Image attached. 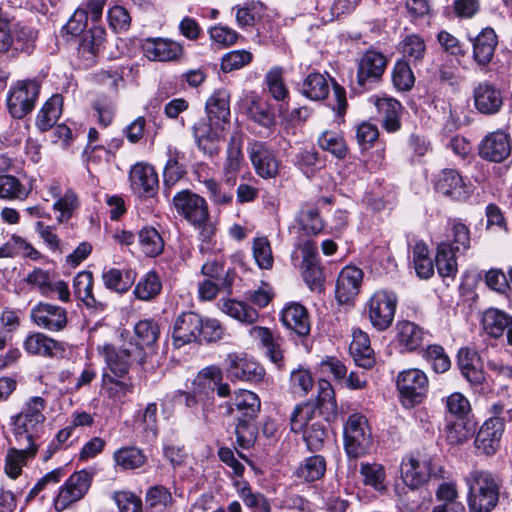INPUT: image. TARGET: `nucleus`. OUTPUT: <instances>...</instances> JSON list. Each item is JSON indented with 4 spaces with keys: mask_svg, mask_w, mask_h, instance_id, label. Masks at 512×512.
Masks as SVG:
<instances>
[{
    "mask_svg": "<svg viewBox=\"0 0 512 512\" xmlns=\"http://www.w3.org/2000/svg\"><path fill=\"white\" fill-rule=\"evenodd\" d=\"M114 460L122 469L130 470L141 467L146 460L143 452L136 447H123L115 451Z\"/></svg>",
    "mask_w": 512,
    "mask_h": 512,
    "instance_id": "5fc2aeb1",
    "label": "nucleus"
},
{
    "mask_svg": "<svg viewBox=\"0 0 512 512\" xmlns=\"http://www.w3.org/2000/svg\"><path fill=\"white\" fill-rule=\"evenodd\" d=\"M397 296L392 291L378 290L365 304V311L372 326L378 331L389 328L394 320Z\"/></svg>",
    "mask_w": 512,
    "mask_h": 512,
    "instance_id": "6e6552de",
    "label": "nucleus"
},
{
    "mask_svg": "<svg viewBox=\"0 0 512 512\" xmlns=\"http://www.w3.org/2000/svg\"><path fill=\"white\" fill-rule=\"evenodd\" d=\"M207 122L200 121L193 126L195 141L204 153L213 155L220 151L224 131V95L215 91L206 101Z\"/></svg>",
    "mask_w": 512,
    "mask_h": 512,
    "instance_id": "f257e3e1",
    "label": "nucleus"
},
{
    "mask_svg": "<svg viewBox=\"0 0 512 512\" xmlns=\"http://www.w3.org/2000/svg\"><path fill=\"white\" fill-rule=\"evenodd\" d=\"M435 497L439 504L436 506H442L447 509H455V511L466 512L464 504L459 501V493L455 482H442L436 492Z\"/></svg>",
    "mask_w": 512,
    "mask_h": 512,
    "instance_id": "a18cd8bd",
    "label": "nucleus"
},
{
    "mask_svg": "<svg viewBox=\"0 0 512 512\" xmlns=\"http://www.w3.org/2000/svg\"><path fill=\"white\" fill-rule=\"evenodd\" d=\"M398 341L407 351L418 349L424 341L425 333L421 327L410 321H401L397 324Z\"/></svg>",
    "mask_w": 512,
    "mask_h": 512,
    "instance_id": "4c0bfd02",
    "label": "nucleus"
},
{
    "mask_svg": "<svg viewBox=\"0 0 512 512\" xmlns=\"http://www.w3.org/2000/svg\"><path fill=\"white\" fill-rule=\"evenodd\" d=\"M39 446H17L7 450L5 456V472L11 479L18 478L22 473V468L33 460Z\"/></svg>",
    "mask_w": 512,
    "mask_h": 512,
    "instance_id": "cd10ccee",
    "label": "nucleus"
},
{
    "mask_svg": "<svg viewBox=\"0 0 512 512\" xmlns=\"http://www.w3.org/2000/svg\"><path fill=\"white\" fill-rule=\"evenodd\" d=\"M446 408L447 411L458 420H462L471 410L468 399L458 392L452 393L447 397Z\"/></svg>",
    "mask_w": 512,
    "mask_h": 512,
    "instance_id": "338daca9",
    "label": "nucleus"
},
{
    "mask_svg": "<svg viewBox=\"0 0 512 512\" xmlns=\"http://www.w3.org/2000/svg\"><path fill=\"white\" fill-rule=\"evenodd\" d=\"M23 347L30 355L48 358H52L56 356L58 352L64 351L62 343L41 332L29 334L24 340Z\"/></svg>",
    "mask_w": 512,
    "mask_h": 512,
    "instance_id": "c85d7f7f",
    "label": "nucleus"
},
{
    "mask_svg": "<svg viewBox=\"0 0 512 512\" xmlns=\"http://www.w3.org/2000/svg\"><path fill=\"white\" fill-rule=\"evenodd\" d=\"M138 241L143 253L148 257H156L164 249V241L153 227L142 228L138 234Z\"/></svg>",
    "mask_w": 512,
    "mask_h": 512,
    "instance_id": "49530a36",
    "label": "nucleus"
},
{
    "mask_svg": "<svg viewBox=\"0 0 512 512\" xmlns=\"http://www.w3.org/2000/svg\"><path fill=\"white\" fill-rule=\"evenodd\" d=\"M303 438L310 451H317L323 445L326 438V430L323 425L312 423L305 428Z\"/></svg>",
    "mask_w": 512,
    "mask_h": 512,
    "instance_id": "774afa93",
    "label": "nucleus"
},
{
    "mask_svg": "<svg viewBox=\"0 0 512 512\" xmlns=\"http://www.w3.org/2000/svg\"><path fill=\"white\" fill-rule=\"evenodd\" d=\"M243 141L244 135L242 132L235 131L231 135L227 154L228 164H226V170L237 171L244 163V155L242 153Z\"/></svg>",
    "mask_w": 512,
    "mask_h": 512,
    "instance_id": "bf43d9fd",
    "label": "nucleus"
},
{
    "mask_svg": "<svg viewBox=\"0 0 512 512\" xmlns=\"http://www.w3.org/2000/svg\"><path fill=\"white\" fill-rule=\"evenodd\" d=\"M458 367L471 384H479L483 380V373L479 367L477 353L469 348H461L458 352Z\"/></svg>",
    "mask_w": 512,
    "mask_h": 512,
    "instance_id": "f704fd0d",
    "label": "nucleus"
},
{
    "mask_svg": "<svg viewBox=\"0 0 512 512\" xmlns=\"http://www.w3.org/2000/svg\"><path fill=\"white\" fill-rule=\"evenodd\" d=\"M226 376L231 379L260 382L264 379V368L252 359L236 354L226 358Z\"/></svg>",
    "mask_w": 512,
    "mask_h": 512,
    "instance_id": "aec40b11",
    "label": "nucleus"
},
{
    "mask_svg": "<svg viewBox=\"0 0 512 512\" xmlns=\"http://www.w3.org/2000/svg\"><path fill=\"white\" fill-rule=\"evenodd\" d=\"M330 87L324 75L313 72L310 73L304 80L300 88L301 94L312 100L320 101L327 97Z\"/></svg>",
    "mask_w": 512,
    "mask_h": 512,
    "instance_id": "58836bf2",
    "label": "nucleus"
},
{
    "mask_svg": "<svg viewBox=\"0 0 512 512\" xmlns=\"http://www.w3.org/2000/svg\"><path fill=\"white\" fill-rule=\"evenodd\" d=\"M504 428L501 420L487 419L477 433L476 448L487 455L494 454L500 445Z\"/></svg>",
    "mask_w": 512,
    "mask_h": 512,
    "instance_id": "a878e982",
    "label": "nucleus"
},
{
    "mask_svg": "<svg viewBox=\"0 0 512 512\" xmlns=\"http://www.w3.org/2000/svg\"><path fill=\"white\" fill-rule=\"evenodd\" d=\"M261 402L258 395L250 390L239 389L234 392L229 405L231 412L237 411L247 419L254 418L260 411Z\"/></svg>",
    "mask_w": 512,
    "mask_h": 512,
    "instance_id": "2f4dec72",
    "label": "nucleus"
},
{
    "mask_svg": "<svg viewBox=\"0 0 512 512\" xmlns=\"http://www.w3.org/2000/svg\"><path fill=\"white\" fill-rule=\"evenodd\" d=\"M194 393L199 395L200 400L209 401L217 394L224 397V382L222 368L210 365L202 368L192 382Z\"/></svg>",
    "mask_w": 512,
    "mask_h": 512,
    "instance_id": "4468645a",
    "label": "nucleus"
},
{
    "mask_svg": "<svg viewBox=\"0 0 512 512\" xmlns=\"http://www.w3.org/2000/svg\"><path fill=\"white\" fill-rule=\"evenodd\" d=\"M363 279V271L356 266H345L337 279L336 298L340 303H348L358 293Z\"/></svg>",
    "mask_w": 512,
    "mask_h": 512,
    "instance_id": "b1692460",
    "label": "nucleus"
},
{
    "mask_svg": "<svg viewBox=\"0 0 512 512\" xmlns=\"http://www.w3.org/2000/svg\"><path fill=\"white\" fill-rule=\"evenodd\" d=\"M297 222L308 235H317L324 229V223L319 216V211L313 206H303L298 213Z\"/></svg>",
    "mask_w": 512,
    "mask_h": 512,
    "instance_id": "09e8293b",
    "label": "nucleus"
},
{
    "mask_svg": "<svg viewBox=\"0 0 512 512\" xmlns=\"http://www.w3.org/2000/svg\"><path fill=\"white\" fill-rule=\"evenodd\" d=\"M402 53V60L396 64H409L410 62L421 61L424 57L426 46L424 40L415 34L407 35L399 44Z\"/></svg>",
    "mask_w": 512,
    "mask_h": 512,
    "instance_id": "a19ab883",
    "label": "nucleus"
},
{
    "mask_svg": "<svg viewBox=\"0 0 512 512\" xmlns=\"http://www.w3.org/2000/svg\"><path fill=\"white\" fill-rule=\"evenodd\" d=\"M102 280L107 289L123 294L133 285L135 273L132 270L122 271L117 268H109L103 271Z\"/></svg>",
    "mask_w": 512,
    "mask_h": 512,
    "instance_id": "e433bc0d",
    "label": "nucleus"
},
{
    "mask_svg": "<svg viewBox=\"0 0 512 512\" xmlns=\"http://www.w3.org/2000/svg\"><path fill=\"white\" fill-rule=\"evenodd\" d=\"M174 206L179 215L200 230L204 241H211L214 228L208 223V207L206 201L197 194L183 190L173 197Z\"/></svg>",
    "mask_w": 512,
    "mask_h": 512,
    "instance_id": "39448f33",
    "label": "nucleus"
},
{
    "mask_svg": "<svg viewBox=\"0 0 512 512\" xmlns=\"http://www.w3.org/2000/svg\"><path fill=\"white\" fill-rule=\"evenodd\" d=\"M280 321L285 328L295 332L298 336L303 337L310 333L308 311L298 302H290L283 307Z\"/></svg>",
    "mask_w": 512,
    "mask_h": 512,
    "instance_id": "5701e85b",
    "label": "nucleus"
},
{
    "mask_svg": "<svg viewBox=\"0 0 512 512\" xmlns=\"http://www.w3.org/2000/svg\"><path fill=\"white\" fill-rule=\"evenodd\" d=\"M386 66H358L356 73L357 92L371 89L382 77Z\"/></svg>",
    "mask_w": 512,
    "mask_h": 512,
    "instance_id": "864d4df0",
    "label": "nucleus"
},
{
    "mask_svg": "<svg viewBox=\"0 0 512 512\" xmlns=\"http://www.w3.org/2000/svg\"><path fill=\"white\" fill-rule=\"evenodd\" d=\"M36 38V33L30 27L17 23L13 27V43L15 50H21L25 53H30L33 48V43Z\"/></svg>",
    "mask_w": 512,
    "mask_h": 512,
    "instance_id": "e2e57ef3",
    "label": "nucleus"
},
{
    "mask_svg": "<svg viewBox=\"0 0 512 512\" xmlns=\"http://www.w3.org/2000/svg\"><path fill=\"white\" fill-rule=\"evenodd\" d=\"M473 99L475 108L485 115L498 113L503 105L500 89L488 82L480 83L474 89Z\"/></svg>",
    "mask_w": 512,
    "mask_h": 512,
    "instance_id": "4be33fe9",
    "label": "nucleus"
},
{
    "mask_svg": "<svg viewBox=\"0 0 512 512\" xmlns=\"http://www.w3.org/2000/svg\"><path fill=\"white\" fill-rule=\"evenodd\" d=\"M343 438L348 457L356 459L368 454L373 438L367 417L361 413L349 415L344 423Z\"/></svg>",
    "mask_w": 512,
    "mask_h": 512,
    "instance_id": "423d86ee",
    "label": "nucleus"
},
{
    "mask_svg": "<svg viewBox=\"0 0 512 512\" xmlns=\"http://www.w3.org/2000/svg\"><path fill=\"white\" fill-rule=\"evenodd\" d=\"M226 314L246 325H252L259 318L256 309L245 302L235 300H226Z\"/></svg>",
    "mask_w": 512,
    "mask_h": 512,
    "instance_id": "603ef678",
    "label": "nucleus"
},
{
    "mask_svg": "<svg viewBox=\"0 0 512 512\" xmlns=\"http://www.w3.org/2000/svg\"><path fill=\"white\" fill-rule=\"evenodd\" d=\"M267 89L276 101H285L289 97V91L283 81L282 72L279 68H273L265 77Z\"/></svg>",
    "mask_w": 512,
    "mask_h": 512,
    "instance_id": "052dcab7",
    "label": "nucleus"
},
{
    "mask_svg": "<svg viewBox=\"0 0 512 512\" xmlns=\"http://www.w3.org/2000/svg\"><path fill=\"white\" fill-rule=\"evenodd\" d=\"M78 206L79 202L77 195L72 190L66 191L65 194L59 197L53 204V209L60 213L57 217V221L59 223L68 222L72 218Z\"/></svg>",
    "mask_w": 512,
    "mask_h": 512,
    "instance_id": "13d9d810",
    "label": "nucleus"
},
{
    "mask_svg": "<svg viewBox=\"0 0 512 512\" xmlns=\"http://www.w3.org/2000/svg\"><path fill=\"white\" fill-rule=\"evenodd\" d=\"M423 357L431 364L436 373H444L451 366L448 355L440 345H429L423 351Z\"/></svg>",
    "mask_w": 512,
    "mask_h": 512,
    "instance_id": "680f3d73",
    "label": "nucleus"
},
{
    "mask_svg": "<svg viewBox=\"0 0 512 512\" xmlns=\"http://www.w3.org/2000/svg\"><path fill=\"white\" fill-rule=\"evenodd\" d=\"M318 145L324 151L331 153L338 159H343L347 155L348 147L340 133L334 131H324L318 137Z\"/></svg>",
    "mask_w": 512,
    "mask_h": 512,
    "instance_id": "8fccbe9b",
    "label": "nucleus"
},
{
    "mask_svg": "<svg viewBox=\"0 0 512 512\" xmlns=\"http://www.w3.org/2000/svg\"><path fill=\"white\" fill-rule=\"evenodd\" d=\"M511 325L512 316L502 310L489 308L483 314V329L494 338L502 336L504 331Z\"/></svg>",
    "mask_w": 512,
    "mask_h": 512,
    "instance_id": "c9c22d12",
    "label": "nucleus"
},
{
    "mask_svg": "<svg viewBox=\"0 0 512 512\" xmlns=\"http://www.w3.org/2000/svg\"><path fill=\"white\" fill-rule=\"evenodd\" d=\"M102 354L105 358L106 366L109 371L103 374V380L117 385L119 387V392L123 395L131 392V384L123 381H117L115 378L126 375L132 361L136 358H140L139 348L133 346L132 343L128 344L127 347L119 348L106 344L102 348Z\"/></svg>",
    "mask_w": 512,
    "mask_h": 512,
    "instance_id": "20e7f679",
    "label": "nucleus"
},
{
    "mask_svg": "<svg viewBox=\"0 0 512 512\" xmlns=\"http://www.w3.org/2000/svg\"><path fill=\"white\" fill-rule=\"evenodd\" d=\"M326 472V460L322 455L305 458L294 470L293 475L301 482L311 483L320 480Z\"/></svg>",
    "mask_w": 512,
    "mask_h": 512,
    "instance_id": "72a5a7b5",
    "label": "nucleus"
},
{
    "mask_svg": "<svg viewBox=\"0 0 512 512\" xmlns=\"http://www.w3.org/2000/svg\"><path fill=\"white\" fill-rule=\"evenodd\" d=\"M130 186L141 197H153L158 190V175L153 166L136 163L129 172Z\"/></svg>",
    "mask_w": 512,
    "mask_h": 512,
    "instance_id": "412c9836",
    "label": "nucleus"
},
{
    "mask_svg": "<svg viewBox=\"0 0 512 512\" xmlns=\"http://www.w3.org/2000/svg\"><path fill=\"white\" fill-rule=\"evenodd\" d=\"M435 190L455 201L467 200L471 193V184L455 169H443L434 182Z\"/></svg>",
    "mask_w": 512,
    "mask_h": 512,
    "instance_id": "2eb2a0df",
    "label": "nucleus"
},
{
    "mask_svg": "<svg viewBox=\"0 0 512 512\" xmlns=\"http://www.w3.org/2000/svg\"><path fill=\"white\" fill-rule=\"evenodd\" d=\"M113 500L120 512H143L141 499L130 491L114 492Z\"/></svg>",
    "mask_w": 512,
    "mask_h": 512,
    "instance_id": "69168bd1",
    "label": "nucleus"
},
{
    "mask_svg": "<svg viewBox=\"0 0 512 512\" xmlns=\"http://www.w3.org/2000/svg\"><path fill=\"white\" fill-rule=\"evenodd\" d=\"M349 350L359 367L369 369L374 365V351L370 346V339L364 331L360 329L353 331Z\"/></svg>",
    "mask_w": 512,
    "mask_h": 512,
    "instance_id": "c756f323",
    "label": "nucleus"
},
{
    "mask_svg": "<svg viewBox=\"0 0 512 512\" xmlns=\"http://www.w3.org/2000/svg\"><path fill=\"white\" fill-rule=\"evenodd\" d=\"M360 475L364 485L371 486L377 492L386 490V473L382 464L363 462L360 465Z\"/></svg>",
    "mask_w": 512,
    "mask_h": 512,
    "instance_id": "c03bdc74",
    "label": "nucleus"
},
{
    "mask_svg": "<svg viewBox=\"0 0 512 512\" xmlns=\"http://www.w3.org/2000/svg\"><path fill=\"white\" fill-rule=\"evenodd\" d=\"M92 483V474L86 470L74 472L60 487L54 499L57 511H64L81 500L88 492Z\"/></svg>",
    "mask_w": 512,
    "mask_h": 512,
    "instance_id": "9d476101",
    "label": "nucleus"
},
{
    "mask_svg": "<svg viewBox=\"0 0 512 512\" xmlns=\"http://www.w3.org/2000/svg\"><path fill=\"white\" fill-rule=\"evenodd\" d=\"M448 237H451V242H448L452 245L454 250L461 252L470 248V230L468 226L460 220L454 219L450 222V234Z\"/></svg>",
    "mask_w": 512,
    "mask_h": 512,
    "instance_id": "4d7b16f0",
    "label": "nucleus"
},
{
    "mask_svg": "<svg viewBox=\"0 0 512 512\" xmlns=\"http://www.w3.org/2000/svg\"><path fill=\"white\" fill-rule=\"evenodd\" d=\"M162 289V283L158 274L154 271L146 273L137 283L134 295L137 299L149 301L155 298Z\"/></svg>",
    "mask_w": 512,
    "mask_h": 512,
    "instance_id": "de8ad7c7",
    "label": "nucleus"
},
{
    "mask_svg": "<svg viewBox=\"0 0 512 512\" xmlns=\"http://www.w3.org/2000/svg\"><path fill=\"white\" fill-rule=\"evenodd\" d=\"M12 435L17 446H39L38 441L43 433V423L16 415L12 417Z\"/></svg>",
    "mask_w": 512,
    "mask_h": 512,
    "instance_id": "393cba45",
    "label": "nucleus"
},
{
    "mask_svg": "<svg viewBox=\"0 0 512 512\" xmlns=\"http://www.w3.org/2000/svg\"><path fill=\"white\" fill-rule=\"evenodd\" d=\"M470 512H492L499 502L501 481L489 471L472 470L466 477Z\"/></svg>",
    "mask_w": 512,
    "mask_h": 512,
    "instance_id": "f03ea898",
    "label": "nucleus"
},
{
    "mask_svg": "<svg viewBox=\"0 0 512 512\" xmlns=\"http://www.w3.org/2000/svg\"><path fill=\"white\" fill-rule=\"evenodd\" d=\"M73 289L75 296L80 299L87 307H95L98 301L93 295V274L90 271L83 270L74 277Z\"/></svg>",
    "mask_w": 512,
    "mask_h": 512,
    "instance_id": "79ce46f5",
    "label": "nucleus"
},
{
    "mask_svg": "<svg viewBox=\"0 0 512 512\" xmlns=\"http://www.w3.org/2000/svg\"><path fill=\"white\" fill-rule=\"evenodd\" d=\"M41 85L37 80H18L8 90L7 107L15 119H22L35 107L40 94Z\"/></svg>",
    "mask_w": 512,
    "mask_h": 512,
    "instance_id": "0eeeda50",
    "label": "nucleus"
},
{
    "mask_svg": "<svg viewBox=\"0 0 512 512\" xmlns=\"http://www.w3.org/2000/svg\"><path fill=\"white\" fill-rule=\"evenodd\" d=\"M448 241H443L437 246L435 258L438 273L442 277H453L457 272L456 253Z\"/></svg>",
    "mask_w": 512,
    "mask_h": 512,
    "instance_id": "ea45409f",
    "label": "nucleus"
},
{
    "mask_svg": "<svg viewBox=\"0 0 512 512\" xmlns=\"http://www.w3.org/2000/svg\"><path fill=\"white\" fill-rule=\"evenodd\" d=\"M498 40L491 27L484 28L473 41V57L478 64H489L493 58Z\"/></svg>",
    "mask_w": 512,
    "mask_h": 512,
    "instance_id": "7c9ffc66",
    "label": "nucleus"
},
{
    "mask_svg": "<svg viewBox=\"0 0 512 512\" xmlns=\"http://www.w3.org/2000/svg\"><path fill=\"white\" fill-rule=\"evenodd\" d=\"M253 258L260 269L269 270L274 259L269 240L265 236L256 237L252 245Z\"/></svg>",
    "mask_w": 512,
    "mask_h": 512,
    "instance_id": "6e6d98bb",
    "label": "nucleus"
},
{
    "mask_svg": "<svg viewBox=\"0 0 512 512\" xmlns=\"http://www.w3.org/2000/svg\"><path fill=\"white\" fill-rule=\"evenodd\" d=\"M30 317L38 327L51 332L62 331L68 323L65 308L43 302L31 309Z\"/></svg>",
    "mask_w": 512,
    "mask_h": 512,
    "instance_id": "f3484780",
    "label": "nucleus"
},
{
    "mask_svg": "<svg viewBox=\"0 0 512 512\" xmlns=\"http://www.w3.org/2000/svg\"><path fill=\"white\" fill-rule=\"evenodd\" d=\"M134 334L136 343L133 344V346L139 348L140 359H142V350L144 347H151L158 340L159 328L158 325L151 320H142L135 325Z\"/></svg>",
    "mask_w": 512,
    "mask_h": 512,
    "instance_id": "37998d69",
    "label": "nucleus"
},
{
    "mask_svg": "<svg viewBox=\"0 0 512 512\" xmlns=\"http://www.w3.org/2000/svg\"><path fill=\"white\" fill-rule=\"evenodd\" d=\"M30 194L20 180L12 175H0V198L5 200H25Z\"/></svg>",
    "mask_w": 512,
    "mask_h": 512,
    "instance_id": "3c124183",
    "label": "nucleus"
},
{
    "mask_svg": "<svg viewBox=\"0 0 512 512\" xmlns=\"http://www.w3.org/2000/svg\"><path fill=\"white\" fill-rule=\"evenodd\" d=\"M63 97L60 94L52 95L41 107L36 116V126L42 131L53 128L62 113Z\"/></svg>",
    "mask_w": 512,
    "mask_h": 512,
    "instance_id": "473e14b6",
    "label": "nucleus"
},
{
    "mask_svg": "<svg viewBox=\"0 0 512 512\" xmlns=\"http://www.w3.org/2000/svg\"><path fill=\"white\" fill-rule=\"evenodd\" d=\"M400 474L404 484L416 490L423 487L430 478H444V469L428 455L416 453L405 455L400 463Z\"/></svg>",
    "mask_w": 512,
    "mask_h": 512,
    "instance_id": "7ed1b4c3",
    "label": "nucleus"
},
{
    "mask_svg": "<svg viewBox=\"0 0 512 512\" xmlns=\"http://www.w3.org/2000/svg\"><path fill=\"white\" fill-rule=\"evenodd\" d=\"M106 31L102 26H92L85 32L78 46V56L83 61H95L102 52Z\"/></svg>",
    "mask_w": 512,
    "mask_h": 512,
    "instance_id": "bb28decb",
    "label": "nucleus"
},
{
    "mask_svg": "<svg viewBox=\"0 0 512 512\" xmlns=\"http://www.w3.org/2000/svg\"><path fill=\"white\" fill-rule=\"evenodd\" d=\"M369 101L376 107L381 126L386 132L395 133L401 129L403 106L398 100L389 96L373 95Z\"/></svg>",
    "mask_w": 512,
    "mask_h": 512,
    "instance_id": "a211bd4d",
    "label": "nucleus"
},
{
    "mask_svg": "<svg viewBox=\"0 0 512 512\" xmlns=\"http://www.w3.org/2000/svg\"><path fill=\"white\" fill-rule=\"evenodd\" d=\"M247 152L258 176L270 179L278 175L280 161L277 159L275 151L266 142H250Z\"/></svg>",
    "mask_w": 512,
    "mask_h": 512,
    "instance_id": "f8f14e48",
    "label": "nucleus"
},
{
    "mask_svg": "<svg viewBox=\"0 0 512 512\" xmlns=\"http://www.w3.org/2000/svg\"><path fill=\"white\" fill-rule=\"evenodd\" d=\"M203 319L194 312H183L174 321L172 329V343L175 348L197 342L201 338Z\"/></svg>",
    "mask_w": 512,
    "mask_h": 512,
    "instance_id": "ddd939ff",
    "label": "nucleus"
},
{
    "mask_svg": "<svg viewBox=\"0 0 512 512\" xmlns=\"http://www.w3.org/2000/svg\"><path fill=\"white\" fill-rule=\"evenodd\" d=\"M512 153V139L504 130L488 133L479 143V156L490 162H504Z\"/></svg>",
    "mask_w": 512,
    "mask_h": 512,
    "instance_id": "dca6fc26",
    "label": "nucleus"
},
{
    "mask_svg": "<svg viewBox=\"0 0 512 512\" xmlns=\"http://www.w3.org/2000/svg\"><path fill=\"white\" fill-rule=\"evenodd\" d=\"M144 55L149 61H178L183 54V46L168 38H147L142 44Z\"/></svg>",
    "mask_w": 512,
    "mask_h": 512,
    "instance_id": "6ab92c4d",
    "label": "nucleus"
},
{
    "mask_svg": "<svg viewBox=\"0 0 512 512\" xmlns=\"http://www.w3.org/2000/svg\"><path fill=\"white\" fill-rule=\"evenodd\" d=\"M226 466L233 470L232 484L246 506L258 508L261 512H271V506L267 499L261 494L252 493L249 483L242 478L245 466L228 449H226Z\"/></svg>",
    "mask_w": 512,
    "mask_h": 512,
    "instance_id": "9b49d317",
    "label": "nucleus"
},
{
    "mask_svg": "<svg viewBox=\"0 0 512 512\" xmlns=\"http://www.w3.org/2000/svg\"><path fill=\"white\" fill-rule=\"evenodd\" d=\"M428 383L427 375L420 369L412 368L399 373L397 388L403 404L412 407L421 403L427 394Z\"/></svg>",
    "mask_w": 512,
    "mask_h": 512,
    "instance_id": "1a4fd4ad",
    "label": "nucleus"
},
{
    "mask_svg": "<svg viewBox=\"0 0 512 512\" xmlns=\"http://www.w3.org/2000/svg\"><path fill=\"white\" fill-rule=\"evenodd\" d=\"M46 408V400L39 396L29 398L22 411L18 414L24 418L32 419L35 423H43L46 420L44 410Z\"/></svg>",
    "mask_w": 512,
    "mask_h": 512,
    "instance_id": "0e129e2a",
    "label": "nucleus"
}]
</instances>
